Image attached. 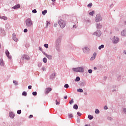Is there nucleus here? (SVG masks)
I'll return each mask as SVG.
<instances>
[{
  "label": "nucleus",
  "mask_w": 126,
  "mask_h": 126,
  "mask_svg": "<svg viewBox=\"0 0 126 126\" xmlns=\"http://www.w3.org/2000/svg\"><path fill=\"white\" fill-rule=\"evenodd\" d=\"M64 87L65 88L67 89V88H68V87H69V86L68 85V84H66L64 85Z\"/></svg>",
  "instance_id": "obj_37"
},
{
  "label": "nucleus",
  "mask_w": 126,
  "mask_h": 126,
  "mask_svg": "<svg viewBox=\"0 0 126 126\" xmlns=\"http://www.w3.org/2000/svg\"><path fill=\"white\" fill-rule=\"evenodd\" d=\"M97 29H101L102 28V24L99 23L96 24Z\"/></svg>",
  "instance_id": "obj_17"
},
{
  "label": "nucleus",
  "mask_w": 126,
  "mask_h": 126,
  "mask_svg": "<svg viewBox=\"0 0 126 126\" xmlns=\"http://www.w3.org/2000/svg\"><path fill=\"white\" fill-rule=\"evenodd\" d=\"M116 91H117V90H112V92H116Z\"/></svg>",
  "instance_id": "obj_61"
},
{
  "label": "nucleus",
  "mask_w": 126,
  "mask_h": 126,
  "mask_svg": "<svg viewBox=\"0 0 126 126\" xmlns=\"http://www.w3.org/2000/svg\"><path fill=\"white\" fill-rule=\"evenodd\" d=\"M122 110H123V112L124 113V114H125V115H126V108L123 107Z\"/></svg>",
  "instance_id": "obj_24"
},
{
  "label": "nucleus",
  "mask_w": 126,
  "mask_h": 126,
  "mask_svg": "<svg viewBox=\"0 0 126 126\" xmlns=\"http://www.w3.org/2000/svg\"><path fill=\"white\" fill-rule=\"evenodd\" d=\"M77 123H80V121H79V120H77Z\"/></svg>",
  "instance_id": "obj_64"
},
{
  "label": "nucleus",
  "mask_w": 126,
  "mask_h": 126,
  "mask_svg": "<svg viewBox=\"0 0 126 126\" xmlns=\"http://www.w3.org/2000/svg\"><path fill=\"white\" fill-rule=\"evenodd\" d=\"M92 69H89L88 70V72L89 73H92Z\"/></svg>",
  "instance_id": "obj_48"
},
{
  "label": "nucleus",
  "mask_w": 126,
  "mask_h": 126,
  "mask_svg": "<svg viewBox=\"0 0 126 126\" xmlns=\"http://www.w3.org/2000/svg\"><path fill=\"white\" fill-rule=\"evenodd\" d=\"M94 13H95V12L94 11H93L90 12L89 14H90V15L93 16V15H94Z\"/></svg>",
  "instance_id": "obj_32"
},
{
  "label": "nucleus",
  "mask_w": 126,
  "mask_h": 126,
  "mask_svg": "<svg viewBox=\"0 0 126 126\" xmlns=\"http://www.w3.org/2000/svg\"><path fill=\"white\" fill-rule=\"evenodd\" d=\"M88 119H89L90 120H93V119H94L93 116L89 115L88 116Z\"/></svg>",
  "instance_id": "obj_25"
},
{
  "label": "nucleus",
  "mask_w": 126,
  "mask_h": 126,
  "mask_svg": "<svg viewBox=\"0 0 126 126\" xmlns=\"http://www.w3.org/2000/svg\"><path fill=\"white\" fill-rule=\"evenodd\" d=\"M57 24H54V26H55V27H57Z\"/></svg>",
  "instance_id": "obj_60"
},
{
  "label": "nucleus",
  "mask_w": 126,
  "mask_h": 126,
  "mask_svg": "<svg viewBox=\"0 0 126 126\" xmlns=\"http://www.w3.org/2000/svg\"><path fill=\"white\" fill-rule=\"evenodd\" d=\"M22 95L23 96H27V93L26 92H23L22 93Z\"/></svg>",
  "instance_id": "obj_28"
},
{
  "label": "nucleus",
  "mask_w": 126,
  "mask_h": 126,
  "mask_svg": "<svg viewBox=\"0 0 126 126\" xmlns=\"http://www.w3.org/2000/svg\"><path fill=\"white\" fill-rule=\"evenodd\" d=\"M25 23L27 27L30 28L33 26V22H32L31 18L27 19L25 21Z\"/></svg>",
  "instance_id": "obj_1"
},
{
  "label": "nucleus",
  "mask_w": 126,
  "mask_h": 126,
  "mask_svg": "<svg viewBox=\"0 0 126 126\" xmlns=\"http://www.w3.org/2000/svg\"><path fill=\"white\" fill-rule=\"evenodd\" d=\"M121 36H126V29H125L121 32Z\"/></svg>",
  "instance_id": "obj_15"
},
{
  "label": "nucleus",
  "mask_w": 126,
  "mask_h": 126,
  "mask_svg": "<svg viewBox=\"0 0 126 126\" xmlns=\"http://www.w3.org/2000/svg\"><path fill=\"white\" fill-rule=\"evenodd\" d=\"M44 47H45V48H49V44H44Z\"/></svg>",
  "instance_id": "obj_38"
},
{
  "label": "nucleus",
  "mask_w": 126,
  "mask_h": 126,
  "mask_svg": "<svg viewBox=\"0 0 126 126\" xmlns=\"http://www.w3.org/2000/svg\"><path fill=\"white\" fill-rule=\"evenodd\" d=\"M15 115L12 112H9V117L11 119H14Z\"/></svg>",
  "instance_id": "obj_16"
},
{
  "label": "nucleus",
  "mask_w": 126,
  "mask_h": 126,
  "mask_svg": "<svg viewBox=\"0 0 126 126\" xmlns=\"http://www.w3.org/2000/svg\"><path fill=\"white\" fill-rule=\"evenodd\" d=\"M95 114H99L100 111L98 110V109H96L95 110Z\"/></svg>",
  "instance_id": "obj_34"
},
{
  "label": "nucleus",
  "mask_w": 126,
  "mask_h": 126,
  "mask_svg": "<svg viewBox=\"0 0 126 126\" xmlns=\"http://www.w3.org/2000/svg\"><path fill=\"white\" fill-rule=\"evenodd\" d=\"M28 32V30H27V29H25L24 30V33H27V32Z\"/></svg>",
  "instance_id": "obj_47"
},
{
  "label": "nucleus",
  "mask_w": 126,
  "mask_h": 126,
  "mask_svg": "<svg viewBox=\"0 0 126 126\" xmlns=\"http://www.w3.org/2000/svg\"><path fill=\"white\" fill-rule=\"evenodd\" d=\"M13 83L15 84V85H18V83H17V81H13Z\"/></svg>",
  "instance_id": "obj_39"
},
{
  "label": "nucleus",
  "mask_w": 126,
  "mask_h": 126,
  "mask_svg": "<svg viewBox=\"0 0 126 126\" xmlns=\"http://www.w3.org/2000/svg\"><path fill=\"white\" fill-rule=\"evenodd\" d=\"M43 62L44 63H47V60L45 57L43 59Z\"/></svg>",
  "instance_id": "obj_29"
},
{
  "label": "nucleus",
  "mask_w": 126,
  "mask_h": 126,
  "mask_svg": "<svg viewBox=\"0 0 126 126\" xmlns=\"http://www.w3.org/2000/svg\"><path fill=\"white\" fill-rule=\"evenodd\" d=\"M87 6H88V7H91V6H92V3H90L88 4Z\"/></svg>",
  "instance_id": "obj_43"
},
{
  "label": "nucleus",
  "mask_w": 126,
  "mask_h": 126,
  "mask_svg": "<svg viewBox=\"0 0 126 126\" xmlns=\"http://www.w3.org/2000/svg\"><path fill=\"white\" fill-rule=\"evenodd\" d=\"M17 113L18 114V115H20V114H21V110H18Z\"/></svg>",
  "instance_id": "obj_41"
},
{
  "label": "nucleus",
  "mask_w": 126,
  "mask_h": 126,
  "mask_svg": "<svg viewBox=\"0 0 126 126\" xmlns=\"http://www.w3.org/2000/svg\"><path fill=\"white\" fill-rule=\"evenodd\" d=\"M0 65L1 66L4 65V63H3V60L2 59H0Z\"/></svg>",
  "instance_id": "obj_20"
},
{
  "label": "nucleus",
  "mask_w": 126,
  "mask_h": 126,
  "mask_svg": "<svg viewBox=\"0 0 126 126\" xmlns=\"http://www.w3.org/2000/svg\"><path fill=\"white\" fill-rule=\"evenodd\" d=\"M101 49H104V45L102 44L98 47L99 50H101Z\"/></svg>",
  "instance_id": "obj_30"
},
{
  "label": "nucleus",
  "mask_w": 126,
  "mask_h": 126,
  "mask_svg": "<svg viewBox=\"0 0 126 126\" xmlns=\"http://www.w3.org/2000/svg\"><path fill=\"white\" fill-rule=\"evenodd\" d=\"M32 95H33V96H36V95H37V92H33L32 93Z\"/></svg>",
  "instance_id": "obj_40"
},
{
  "label": "nucleus",
  "mask_w": 126,
  "mask_h": 126,
  "mask_svg": "<svg viewBox=\"0 0 126 126\" xmlns=\"http://www.w3.org/2000/svg\"><path fill=\"white\" fill-rule=\"evenodd\" d=\"M68 117L70 119H72L73 118V115H72L71 113H68Z\"/></svg>",
  "instance_id": "obj_21"
},
{
  "label": "nucleus",
  "mask_w": 126,
  "mask_h": 126,
  "mask_svg": "<svg viewBox=\"0 0 126 126\" xmlns=\"http://www.w3.org/2000/svg\"><path fill=\"white\" fill-rule=\"evenodd\" d=\"M73 109H75V110H77V109H78V106L77 105V104H75L73 106Z\"/></svg>",
  "instance_id": "obj_26"
},
{
  "label": "nucleus",
  "mask_w": 126,
  "mask_h": 126,
  "mask_svg": "<svg viewBox=\"0 0 126 126\" xmlns=\"http://www.w3.org/2000/svg\"><path fill=\"white\" fill-rule=\"evenodd\" d=\"M124 53H125V55H126V50H124Z\"/></svg>",
  "instance_id": "obj_59"
},
{
  "label": "nucleus",
  "mask_w": 126,
  "mask_h": 126,
  "mask_svg": "<svg viewBox=\"0 0 126 126\" xmlns=\"http://www.w3.org/2000/svg\"><path fill=\"white\" fill-rule=\"evenodd\" d=\"M12 38L15 42H17V41H18V39L16 37V34H15V33H13Z\"/></svg>",
  "instance_id": "obj_11"
},
{
  "label": "nucleus",
  "mask_w": 126,
  "mask_h": 126,
  "mask_svg": "<svg viewBox=\"0 0 126 126\" xmlns=\"http://www.w3.org/2000/svg\"><path fill=\"white\" fill-rule=\"evenodd\" d=\"M72 69L75 72H84V67L83 66L73 68Z\"/></svg>",
  "instance_id": "obj_2"
},
{
  "label": "nucleus",
  "mask_w": 126,
  "mask_h": 126,
  "mask_svg": "<svg viewBox=\"0 0 126 126\" xmlns=\"http://www.w3.org/2000/svg\"><path fill=\"white\" fill-rule=\"evenodd\" d=\"M124 24L125 25H126V21H124Z\"/></svg>",
  "instance_id": "obj_63"
},
{
  "label": "nucleus",
  "mask_w": 126,
  "mask_h": 126,
  "mask_svg": "<svg viewBox=\"0 0 126 126\" xmlns=\"http://www.w3.org/2000/svg\"><path fill=\"white\" fill-rule=\"evenodd\" d=\"M51 24L50 23V22L46 21V28H48V25H50Z\"/></svg>",
  "instance_id": "obj_35"
},
{
  "label": "nucleus",
  "mask_w": 126,
  "mask_h": 126,
  "mask_svg": "<svg viewBox=\"0 0 126 126\" xmlns=\"http://www.w3.org/2000/svg\"><path fill=\"white\" fill-rule=\"evenodd\" d=\"M74 103V101H73V98H72L71 101H69L70 105H71L72 104H73Z\"/></svg>",
  "instance_id": "obj_33"
},
{
  "label": "nucleus",
  "mask_w": 126,
  "mask_h": 126,
  "mask_svg": "<svg viewBox=\"0 0 126 126\" xmlns=\"http://www.w3.org/2000/svg\"><path fill=\"white\" fill-rule=\"evenodd\" d=\"M47 10H44L42 12V14H43V15H45L46 13H47Z\"/></svg>",
  "instance_id": "obj_31"
},
{
  "label": "nucleus",
  "mask_w": 126,
  "mask_h": 126,
  "mask_svg": "<svg viewBox=\"0 0 126 126\" xmlns=\"http://www.w3.org/2000/svg\"><path fill=\"white\" fill-rule=\"evenodd\" d=\"M32 13H37V10L34 9L32 11Z\"/></svg>",
  "instance_id": "obj_42"
},
{
  "label": "nucleus",
  "mask_w": 126,
  "mask_h": 126,
  "mask_svg": "<svg viewBox=\"0 0 126 126\" xmlns=\"http://www.w3.org/2000/svg\"><path fill=\"white\" fill-rule=\"evenodd\" d=\"M56 105H60V102H58V100H56Z\"/></svg>",
  "instance_id": "obj_45"
},
{
  "label": "nucleus",
  "mask_w": 126,
  "mask_h": 126,
  "mask_svg": "<svg viewBox=\"0 0 126 126\" xmlns=\"http://www.w3.org/2000/svg\"><path fill=\"white\" fill-rule=\"evenodd\" d=\"M28 89H32V86H29Z\"/></svg>",
  "instance_id": "obj_52"
},
{
  "label": "nucleus",
  "mask_w": 126,
  "mask_h": 126,
  "mask_svg": "<svg viewBox=\"0 0 126 126\" xmlns=\"http://www.w3.org/2000/svg\"><path fill=\"white\" fill-rule=\"evenodd\" d=\"M58 23L62 29L65 27V22L63 20L61 19L59 21Z\"/></svg>",
  "instance_id": "obj_3"
},
{
  "label": "nucleus",
  "mask_w": 126,
  "mask_h": 126,
  "mask_svg": "<svg viewBox=\"0 0 126 126\" xmlns=\"http://www.w3.org/2000/svg\"><path fill=\"white\" fill-rule=\"evenodd\" d=\"M104 110H108V106L107 105L104 106Z\"/></svg>",
  "instance_id": "obj_50"
},
{
  "label": "nucleus",
  "mask_w": 126,
  "mask_h": 126,
  "mask_svg": "<svg viewBox=\"0 0 126 126\" xmlns=\"http://www.w3.org/2000/svg\"><path fill=\"white\" fill-rule=\"evenodd\" d=\"M96 56H97V53H94L93 56L90 59L91 61H94V60H95V58H96Z\"/></svg>",
  "instance_id": "obj_13"
},
{
  "label": "nucleus",
  "mask_w": 126,
  "mask_h": 126,
  "mask_svg": "<svg viewBox=\"0 0 126 126\" xmlns=\"http://www.w3.org/2000/svg\"><path fill=\"white\" fill-rule=\"evenodd\" d=\"M43 55H44L45 56V57H47V55H48L46 53H45L44 52H43Z\"/></svg>",
  "instance_id": "obj_55"
},
{
  "label": "nucleus",
  "mask_w": 126,
  "mask_h": 126,
  "mask_svg": "<svg viewBox=\"0 0 126 126\" xmlns=\"http://www.w3.org/2000/svg\"><path fill=\"white\" fill-rule=\"evenodd\" d=\"M77 92H80V93H83V90H82V89H78Z\"/></svg>",
  "instance_id": "obj_27"
},
{
  "label": "nucleus",
  "mask_w": 126,
  "mask_h": 126,
  "mask_svg": "<svg viewBox=\"0 0 126 126\" xmlns=\"http://www.w3.org/2000/svg\"><path fill=\"white\" fill-rule=\"evenodd\" d=\"M80 80V78L79 77H77L75 79V81H79Z\"/></svg>",
  "instance_id": "obj_36"
},
{
  "label": "nucleus",
  "mask_w": 126,
  "mask_h": 126,
  "mask_svg": "<svg viewBox=\"0 0 126 126\" xmlns=\"http://www.w3.org/2000/svg\"><path fill=\"white\" fill-rule=\"evenodd\" d=\"M46 58H47V59H48V60H52L53 59V56L52 55H47V56H46Z\"/></svg>",
  "instance_id": "obj_19"
},
{
  "label": "nucleus",
  "mask_w": 126,
  "mask_h": 126,
  "mask_svg": "<svg viewBox=\"0 0 126 126\" xmlns=\"http://www.w3.org/2000/svg\"><path fill=\"white\" fill-rule=\"evenodd\" d=\"M52 91V88H47L45 90L44 93L47 95Z\"/></svg>",
  "instance_id": "obj_10"
},
{
  "label": "nucleus",
  "mask_w": 126,
  "mask_h": 126,
  "mask_svg": "<svg viewBox=\"0 0 126 126\" xmlns=\"http://www.w3.org/2000/svg\"><path fill=\"white\" fill-rule=\"evenodd\" d=\"M0 18H1V19H3V20H7V18L6 16H0Z\"/></svg>",
  "instance_id": "obj_22"
},
{
  "label": "nucleus",
  "mask_w": 126,
  "mask_h": 126,
  "mask_svg": "<svg viewBox=\"0 0 126 126\" xmlns=\"http://www.w3.org/2000/svg\"><path fill=\"white\" fill-rule=\"evenodd\" d=\"M102 19H103V18L100 14H97L94 18L95 22H100V21H102Z\"/></svg>",
  "instance_id": "obj_4"
},
{
  "label": "nucleus",
  "mask_w": 126,
  "mask_h": 126,
  "mask_svg": "<svg viewBox=\"0 0 126 126\" xmlns=\"http://www.w3.org/2000/svg\"><path fill=\"white\" fill-rule=\"evenodd\" d=\"M82 50H83V53H84L85 54H88V53H89V51H90V49H89V48L86 46L83 48Z\"/></svg>",
  "instance_id": "obj_7"
},
{
  "label": "nucleus",
  "mask_w": 126,
  "mask_h": 126,
  "mask_svg": "<svg viewBox=\"0 0 126 126\" xmlns=\"http://www.w3.org/2000/svg\"><path fill=\"white\" fill-rule=\"evenodd\" d=\"M57 47L56 48L57 51H58V52H60V48H59V46H57Z\"/></svg>",
  "instance_id": "obj_51"
},
{
  "label": "nucleus",
  "mask_w": 126,
  "mask_h": 126,
  "mask_svg": "<svg viewBox=\"0 0 126 126\" xmlns=\"http://www.w3.org/2000/svg\"><path fill=\"white\" fill-rule=\"evenodd\" d=\"M32 118H33V116L32 115H30L29 117V119H31Z\"/></svg>",
  "instance_id": "obj_53"
},
{
  "label": "nucleus",
  "mask_w": 126,
  "mask_h": 126,
  "mask_svg": "<svg viewBox=\"0 0 126 126\" xmlns=\"http://www.w3.org/2000/svg\"><path fill=\"white\" fill-rule=\"evenodd\" d=\"M94 70H96V69H97V67H94Z\"/></svg>",
  "instance_id": "obj_62"
},
{
  "label": "nucleus",
  "mask_w": 126,
  "mask_h": 126,
  "mask_svg": "<svg viewBox=\"0 0 126 126\" xmlns=\"http://www.w3.org/2000/svg\"><path fill=\"white\" fill-rule=\"evenodd\" d=\"M5 54L6 56L9 60H11V56L9 55V52H8V50H6Z\"/></svg>",
  "instance_id": "obj_12"
},
{
  "label": "nucleus",
  "mask_w": 126,
  "mask_h": 126,
  "mask_svg": "<svg viewBox=\"0 0 126 126\" xmlns=\"http://www.w3.org/2000/svg\"><path fill=\"white\" fill-rule=\"evenodd\" d=\"M0 35H1L2 36H5V31H4V30L3 29L1 30Z\"/></svg>",
  "instance_id": "obj_18"
},
{
  "label": "nucleus",
  "mask_w": 126,
  "mask_h": 126,
  "mask_svg": "<svg viewBox=\"0 0 126 126\" xmlns=\"http://www.w3.org/2000/svg\"><path fill=\"white\" fill-rule=\"evenodd\" d=\"M73 28H76V25H73Z\"/></svg>",
  "instance_id": "obj_56"
},
{
  "label": "nucleus",
  "mask_w": 126,
  "mask_h": 126,
  "mask_svg": "<svg viewBox=\"0 0 126 126\" xmlns=\"http://www.w3.org/2000/svg\"><path fill=\"white\" fill-rule=\"evenodd\" d=\"M102 34V32H101L100 31H96V32H95L93 35H95V36H97V37H100L101 35Z\"/></svg>",
  "instance_id": "obj_8"
},
{
  "label": "nucleus",
  "mask_w": 126,
  "mask_h": 126,
  "mask_svg": "<svg viewBox=\"0 0 126 126\" xmlns=\"http://www.w3.org/2000/svg\"><path fill=\"white\" fill-rule=\"evenodd\" d=\"M61 42H62V38L61 37H58L56 42V45L57 47L61 44Z\"/></svg>",
  "instance_id": "obj_9"
},
{
  "label": "nucleus",
  "mask_w": 126,
  "mask_h": 126,
  "mask_svg": "<svg viewBox=\"0 0 126 126\" xmlns=\"http://www.w3.org/2000/svg\"><path fill=\"white\" fill-rule=\"evenodd\" d=\"M42 70L44 71V70H46V68H45L44 67H42Z\"/></svg>",
  "instance_id": "obj_54"
},
{
  "label": "nucleus",
  "mask_w": 126,
  "mask_h": 126,
  "mask_svg": "<svg viewBox=\"0 0 126 126\" xmlns=\"http://www.w3.org/2000/svg\"><path fill=\"white\" fill-rule=\"evenodd\" d=\"M64 99H67V96H65L64 97Z\"/></svg>",
  "instance_id": "obj_58"
},
{
  "label": "nucleus",
  "mask_w": 126,
  "mask_h": 126,
  "mask_svg": "<svg viewBox=\"0 0 126 126\" xmlns=\"http://www.w3.org/2000/svg\"><path fill=\"white\" fill-rule=\"evenodd\" d=\"M118 80L119 81H121V80H122V78L121 77V76H119L118 77Z\"/></svg>",
  "instance_id": "obj_44"
},
{
  "label": "nucleus",
  "mask_w": 126,
  "mask_h": 126,
  "mask_svg": "<svg viewBox=\"0 0 126 126\" xmlns=\"http://www.w3.org/2000/svg\"><path fill=\"white\" fill-rule=\"evenodd\" d=\"M21 59L23 61L24 60H26V61H29V60H30V57L28 55L24 54L22 55Z\"/></svg>",
  "instance_id": "obj_6"
},
{
  "label": "nucleus",
  "mask_w": 126,
  "mask_h": 126,
  "mask_svg": "<svg viewBox=\"0 0 126 126\" xmlns=\"http://www.w3.org/2000/svg\"><path fill=\"white\" fill-rule=\"evenodd\" d=\"M55 77H56V74L55 73H53L50 76V78H51V79H53L55 78Z\"/></svg>",
  "instance_id": "obj_23"
},
{
  "label": "nucleus",
  "mask_w": 126,
  "mask_h": 126,
  "mask_svg": "<svg viewBox=\"0 0 126 126\" xmlns=\"http://www.w3.org/2000/svg\"><path fill=\"white\" fill-rule=\"evenodd\" d=\"M13 9H17L18 8H20V4H18L12 7Z\"/></svg>",
  "instance_id": "obj_14"
},
{
  "label": "nucleus",
  "mask_w": 126,
  "mask_h": 126,
  "mask_svg": "<svg viewBox=\"0 0 126 126\" xmlns=\"http://www.w3.org/2000/svg\"><path fill=\"white\" fill-rule=\"evenodd\" d=\"M39 51H42V48H41L40 47H39Z\"/></svg>",
  "instance_id": "obj_57"
},
{
  "label": "nucleus",
  "mask_w": 126,
  "mask_h": 126,
  "mask_svg": "<svg viewBox=\"0 0 126 126\" xmlns=\"http://www.w3.org/2000/svg\"><path fill=\"white\" fill-rule=\"evenodd\" d=\"M107 119L109 120V121H112V120H113V118H112L111 117H108L107 118Z\"/></svg>",
  "instance_id": "obj_46"
},
{
  "label": "nucleus",
  "mask_w": 126,
  "mask_h": 126,
  "mask_svg": "<svg viewBox=\"0 0 126 126\" xmlns=\"http://www.w3.org/2000/svg\"><path fill=\"white\" fill-rule=\"evenodd\" d=\"M120 42V38L118 36H114L112 38V43L113 44H118Z\"/></svg>",
  "instance_id": "obj_5"
},
{
  "label": "nucleus",
  "mask_w": 126,
  "mask_h": 126,
  "mask_svg": "<svg viewBox=\"0 0 126 126\" xmlns=\"http://www.w3.org/2000/svg\"><path fill=\"white\" fill-rule=\"evenodd\" d=\"M77 114L78 116H81V115H82V114H81V113H80L79 112H78Z\"/></svg>",
  "instance_id": "obj_49"
}]
</instances>
